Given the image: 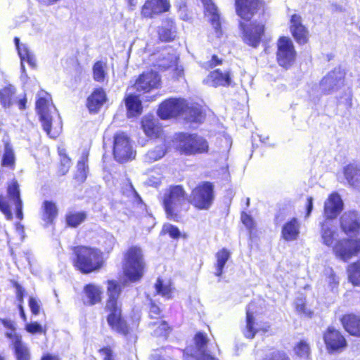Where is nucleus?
Returning <instances> with one entry per match:
<instances>
[{
	"label": "nucleus",
	"mask_w": 360,
	"mask_h": 360,
	"mask_svg": "<svg viewBox=\"0 0 360 360\" xmlns=\"http://www.w3.org/2000/svg\"><path fill=\"white\" fill-rule=\"evenodd\" d=\"M36 109L44 130L51 138L58 136L62 128L61 120L48 93L41 91L37 94Z\"/></svg>",
	"instance_id": "obj_1"
},
{
	"label": "nucleus",
	"mask_w": 360,
	"mask_h": 360,
	"mask_svg": "<svg viewBox=\"0 0 360 360\" xmlns=\"http://www.w3.org/2000/svg\"><path fill=\"white\" fill-rule=\"evenodd\" d=\"M120 292V285L117 281H108L107 293L108 299L105 308L109 311V314L107 321L112 330L127 336L129 334V328L122 316L121 305L118 302Z\"/></svg>",
	"instance_id": "obj_2"
},
{
	"label": "nucleus",
	"mask_w": 360,
	"mask_h": 360,
	"mask_svg": "<svg viewBox=\"0 0 360 360\" xmlns=\"http://www.w3.org/2000/svg\"><path fill=\"white\" fill-rule=\"evenodd\" d=\"M74 252L75 265L84 274L98 271L105 263L102 251L96 248L78 246L75 248Z\"/></svg>",
	"instance_id": "obj_3"
},
{
	"label": "nucleus",
	"mask_w": 360,
	"mask_h": 360,
	"mask_svg": "<svg viewBox=\"0 0 360 360\" xmlns=\"http://www.w3.org/2000/svg\"><path fill=\"white\" fill-rule=\"evenodd\" d=\"M11 205L15 207L16 217L22 220L23 219L22 201L20 198L19 184L15 180H12L8 184L6 197L0 195V210L8 220L13 219Z\"/></svg>",
	"instance_id": "obj_4"
},
{
	"label": "nucleus",
	"mask_w": 360,
	"mask_h": 360,
	"mask_svg": "<svg viewBox=\"0 0 360 360\" xmlns=\"http://www.w3.org/2000/svg\"><path fill=\"white\" fill-rule=\"evenodd\" d=\"M144 262L139 248L131 247L124 256V274L131 282L139 281L143 274Z\"/></svg>",
	"instance_id": "obj_5"
},
{
	"label": "nucleus",
	"mask_w": 360,
	"mask_h": 360,
	"mask_svg": "<svg viewBox=\"0 0 360 360\" xmlns=\"http://www.w3.org/2000/svg\"><path fill=\"white\" fill-rule=\"evenodd\" d=\"M162 203L167 217L177 220L178 213L186 200V193L181 186H170L167 188L162 197Z\"/></svg>",
	"instance_id": "obj_6"
},
{
	"label": "nucleus",
	"mask_w": 360,
	"mask_h": 360,
	"mask_svg": "<svg viewBox=\"0 0 360 360\" xmlns=\"http://www.w3.org/2000/svg\"><path fill=\"white\" fill-rule=\"evenodd\" d=\"M113 155L119 162H125L135 158L136 151L132 141L124 132H118L114 135Z\"/></svg>",
	"instance_id": "obj_7"
},
{
	"label": "nucleus",
	"mask_w": 360,
	"mask_h": 360,
	"mask_svg": "<svg viewBox=\"0 0 360 360\" xmlns=\"http://www.w3.org/2000/svg\"><path fill=\"white\" fill-rule=\"evenodd\" d=\"M178 148L181 153L187 155L207 153L209 149L207 141L197 134H181Z\"/></svg>",
	"instance_id": "obj_8"
},
{
	"label": "nucleus",
	"mask_w": 360,
	"mask_h": 360,
	"mask_svg": "<svg viewBox=\"0 0 360 360\" xmlns=\"http://www.w3.org/2000/svg\"><path fill=\"white\" fill-rule=\"evenodd\" d=\"M214 198L212 184L205 181L195 187L191 196V203L198 209L207 210Z\"/></svg>",
	"instance_id": "obj_9"
},
{
	"label": "nucleus",
	"mask_w": 360,
	"mask_h": 360,
	"mask_svg": "<svg viewBox=\"0 0 360 360\" xmlns=\"http://www.w3.org/2000/svg\"><path fill=\"white\" fill-rule=\"evenodd\" d=\"M209 340L205 333L198 332L194 337L195 349L193 352L187 348L184 353L186 360H218L210 354L207 353V344Z\"/></svg>",
	"instance_id": "obj_10"
},
{
	"label": "nucleus",
	"mask_w": 360,
	"mask_h": 360,
	"mask_svg": "<svg viewBox=\"0 0 360 360\" xmlns=\"http://www.w3.org/2000/svg\"><path fill=\"white\" fill-rule=\"evenodd\" d=\"M160 86V77L154 71H148L141 74L134 84L128 88V91L136 90L139 93H148Z\"/></svg>",
	"instance_id": "obj_11"
},
{
	"label": "nucleus",
	"mask_w": 360,
	"mask_h": 360,
	"mask_svg": "<svg viewBox=\"0 0 360 360\" xmlns=\"http://www.w3.org/2000/svg\"><path fill=\"white\" fill-rule=\"evenodd\" d=\"M277 60L278 64L288 68L295 62L296 52L292 41L287 37H281L277 44Z\"/></svg>",
	"instance_id": "obj_12"
},
{
	"label": "nucleus",
	"mask_w": 360,
	"mask_h": 360,
	"mask_svg": "<svg viewBox=\"0 0 360 360\" xmlns=\"http://www.w3.org/2000/svg\"><path fill=\"white\" fill-rule=\"evenodd\" d=\"M333 252L338 258L346 262L360 255V240H339L333 247Z\"/></svg>",
	"instance_id": "obj_13"
},
{
	"label": "nucleus",
	"mask_w": 360,
	"mask_h": 360,
	"mask_svg": "<svg viewBox=\"0 0 360 360\" xmlns=\"http://www.w3.org/2000/svg\"><path fill=\"white\" fill-rule=\"evenodd\" d=\"M323 340L330 353L341 352L347 346L345 337L340 331L333 327L327 328L323 333Z\"/></svg>",
	"instance_id": "obj_14"
},
{
	"label": "nucleus",
	"mask_w": 360,
	"mask_h": 360,
	"mask_svg": "<svg viewBox=\"0 0 360 360\" xmlns=\"http://www.w3.org/2000/svg\"><path fill=\"white\" fill-rule=\"evenodd\" d=\"M186 101L182 98H169L162 102L158 109V115L162 119H168L180 114L184 115Z\"/></svg>",
	"instance_id": "obj_15"
},
{
	"label": "nucleus",
	"mask_w": 360,
	"mask_h": 360,
	"mask_svg": "<svg viewBox=\"0 0 360 360\" xmlns=\"http://www.w3.org/2000/svg\"><path fill=\"white\" fill-rule=\"evenodd\" d=\"M249 305L246 311V324L243 330L244 336L249 339L254 338L255 334L259 331L267 332L270 326L266 323L257 321Z\"/></svg>",
	"instance_id": "obj_16"
},
{
	"label": "nucleus",
	"mask_w": 360,
	"mask_h": 360,
	"mask_svg": "<svg viewBox=\"0 0 360 360\" xmlns=\"http://www.w3.org/2000/svg\"><path fill=\"white\" fill-rule=\"evenodd\" d=\"M240 27L243 30L244 41L253 47L257 46L264 31V25L262 23H250L248 25L240 23Z\"/></svg>",
	"instance_id": "obj_17"
},
{
	"label": "nucleus",
	"mask_w": 360,
	"mask_h": 360,
	"mask_svg": "<svg viewBox=\"0 0 360 360\" xmlns=\"http://www.w3.org/2000/svg\"><path fill=\"white\" fill-rule=\"evenodd\" d=\"M262 7L260 0H236V13L245 20H250Z\"/></svg>",
	"instance_id": "obj_18"
},
{
	"label": "nucleus",
	"mask_w": 360,
	"mask_h": 360,
	"mask_svg": "<svg viewBox=\"0 0 360 360\" xmlns=\"http://www.w3.org/2000/svg\"><path fill=\"white\" fill-rule=\"evenodd\" d=\"M170 4L168 0H146L141 10V15L144 18H152L169 11Z\"/></svg>",
	"instance_id": "obj_19"
},
{
	"label": "nucleus",
	"mask_w": 360,
	"mask_h": 360,
	"mask_svg": "<svg viewBox=\"0 0 360 360\" xmlns=\"http://www.w3.org/2000/svg\"><path fill=\"white\" fill-rule=\"evenodd\" d=\"M344 72L340 68H336L330 72L320 82V89L326 94L337 89L340 86L343 82Z\"/></svg>",
	"instance_id": "obj_20"
},
{
	"label": "nucleus",
	"mask_w": 360,
	"mask_h": 360,
	"mask_svg": "<svg viewBox=\"0 0 360 360\" xmlns=\"http://www.w3.org/2000/svg\"><path fill=\"white\" fill-rule=\"evenodd\" d=\"M343 208V202L340 196L333 193L329 195L324 204L326 219L332 220L340 213Z\"/></svg>",
	"instance_id": "obj_21"
},
{
	"label": "nucleus",
	"mask_w": 360,
	"mask_h": 360,
	"mask_svg": "<svg viewBox=\"0 0 360 360\" xmlns=\"http://www.w3.org/2000/svg\"><path fill=\"white\" fill-rule=\"evenodd\" d=\"M232 78L229 71L222 72L219 70H214L203 79V83L207 86L217 87V86H228L231 84Z\"/></svg>",
	"instance_id": "obj_22"
},
{
	"label": "nucleus",
	"mask_w": 360,
	"mask_h": 360,
	"mask_svg": "<svg viewBox=\"0 0 360 360\" xmlns=\"http://www.w3.org/2000/svg\"><path fill=\"white\" fill-rule=\"evenodd\" d=\"M340 225L347 234L357 233L360 230V215L354 211L345 212L341 217Z\"/></svg>",
	"instance_id": "obj_23"
},
{
	"label": "nucleus",
	"mask_w": 360,
	"mask_h": 360,
	"mask_svg": "<svg viewBox=\"0 0 360 360\" xmlns=\"http://www.w3.org/2000/svg\"><path fill=\"white\" fill-rule=\"evenodd\" d=\"M106 101L105 91L102 88H97L87 98L86 106L91 112H97Z\"/></svg>",
	"instance_id": "obj_24"
},
{
	"label": "nucleus",
	"mask_w": 360,
	"mask_h": 360,
	"mask_svg": "<svg viewBox=\"0 0 360 360\" xmlns=\"http://www.w3.org/2000/svg\"><path fill=\"white\" fill-rule=\"evenodd\" d=\"M203 4L205 15L209 18L215 32L217 37H219L221 34L219 15L217 8L212 0H201Z\"/></svg>",
	"instance_id": "obj_25"
},
{
	"label": "nucleus",
	"mask_w": 360,
	"mask_h": 360,
	"mask_svg": "<svg viewBox=\"0 0 360 360\" xmlns=\"http://www.w3.org/2000/svg\"><path fill=\"white\" fill-rule=\"evenodd\" d=\"M300 233V223L296 218L286 221L281 230V237L285 241L297 240Z\"/></svg>",
	"instance_id": "obj_26"
},
{
	"label": "nucleus",
	"mask_w": 360,
	"mask_h": 360,
	"mask_svg": "<svg viewBox=\"0 0 360 360\" xmlns=\"http://www.w3.org/2000/svg\"><path fill=\"white\" fill-rule=\"evenodd\" d=\"M345 177L348 184L355 188H360V165L352 163L344 168Z\"/></svg>",
	"instance_id": "obj_27"
},
{
	"label": "nucleus",
	"mask_w": 360,
	"mask_h": 360,
	"mask_svg": "<svg viewBox=\"0 0 360 360\" xmlns=\"http://www.w3.org/2000/svg\"><path fill=\"white\" fill-rule=\"evenodd\" d=\"M345 330L350 335L360 337V316L350 314L342 316L341 319Z\"/></svg>",
	"instance_id": "obj_28"
},
{
	"label": "nucleus",
	"mask_w": 360,
	"mask_h": 360,
	"mask_svg": "<svg viewBox=\"0 0 360 360\" xmlns=\"http://www.w3.org/2000/svg\"><path fill=\"white\" fill-rule=\"evenodd\" d=\"M15 44L18 51L19 56L21 60V70L24 72L25 71L24 62H27L31 67L34 68L36 65V61L34 55L29 50L25 44H20V40L15 37Z\"/></svg>",
	"instance_id": "obj_29"
},
{
	"label": "nucleus",
	"mask_w": 360,
	"mask_h": 360,
	"mask_svg": "<svg viewBox=\"0 0 360 360\" xmlns=\"http://www.w3.org/2000/svg\"><path fill=\"white\" fill-rule=\"evenodd\" d=\"M335 234L336 227L333 220L325 219L321 224V230L322 243L327 246H331L333 244Z\"/></svg>",
	"instance_id": "obj_30"
},
{
	"label": "nucleus",
	"mask_w": 360,
	"mask_h": 360,
	"mask_svg": "<svg viewBox=\"0 0 360 360\" xmlns=\"http://www.w3.org/2000/svg\"><path fill=\"white\" fill-rule=\"evenodd\" d=\"M167 146L165 141H160L154 148L150 149L144 155V160L147 162H154L165 156Z\"/></svg>",
	"instance_id": "obj_31"
},
{
	"label": "nucleus",
	"mask_w": 360,
	"mask_h": 360,
	"mask_svg": "<svg viewBox=\"0 0 360 360\" xmlns=\"http://www.w3.org/2000/svg\"><path fill=\"white\" fill-rule=\"evenodd\" d=\"M129 91L128 95L125 98L127 115L129 117H136L141 113V102L138 96L133 95L131 91Z\"/></svg>",
	"instance_id": "obj_32"
},
{
	"label": "nucleus",
	"mask_w": 360,
	"mask_h": 360,
	"mask_svg": "<svg viewBox=\"0 0 360 360\" xmlns=\"http://www.w3.org/2000/svg\"><path fill=\"white\" fill-rule=\"evenodd\" d=\"M186 105L184 112L185 119L191 122H201L204 119V115L200 105L197 103H188L187 102Z\"/></svg>",
	"instance_id": "obj_33"
},
{
	"label": "nucleus",
	"mask_w": 360,
	"mask_h": 360,
	"mask_svg": "<svg viewBox=\"0 0 360 360\" xmlns=\"http://www.w3.org/2000/svg\"><path fill=\"white\" fill-rule=\"evenodd\" d=\"M142 127L146 135L150 138L158 137L161 133V128L158 126L157 120L150 117H145L143 119Z\"/></svg>",
	"instance_id": "obj_34"
},
{
	"label": "nucleus",
	"mask_w": 360,
	"mask_h": 360,
	"mask_svg": "<svg viewBox=\"0 0 360 360\" xmlns=\"http://www.w3.org/2000/svg\"><path fill=\"white\" fill-rule=\"evenodd\" d=\"M84 292L86 296V300L85 301L89 305H94L98 303L101 300V288L94 284L86 285L84 288Z\"/></svg>",
	"instance_id": "obj_35"
},
{
	"label": "nucleus",
	"mask_w": 360,
	"mask_h": 360,
	"mask_svg": "<svg viewBox=\"0 0 360 360\" xmlns=\"http://www.w3.org/2000/svg\"><path fill=\"white\" fill-rule=\"evenodd\" d=\"M58 214V208L52 201L46 200L42 205V219L48 224H52Z\"/></svg>",
	"instance_id": "obj_36"
},
{
	"label": "nucleus",
	"mask_w": 360,
	"mask_h": 360,
	"mask_svg": "<svg viewBox=\"0 0 360 360\" xmlns=\"http://www.w3.org/2000/svg\"><path fill=\"white\" fill-rule=\"evenodd\" d=\"M0 322L7 329L5 336L11 340V346L22 340V336L16 332L15 324L8 319H0Z\"/></svg>",
	"instance_id": "obj_37"
},
{
	"label": "nucleus",
	"mask_w": 360,
	"mask_h": 360,
	"mask_svg": "<svg viewBox=\"0 0 360 360\" xmlns=\"http://www.w3.org/2000/svg\"><path fill=\"white\" fill-rule=\"evenodd\" d=\"M230 252L226 248H222L216 253L217 262L215 264L214 274L217 276H221L222 275L224 267L230 258Z\"/></svg>",
	"instance_id": "obj_38"
},
{
	"label": "nucleus",
	"mask_w": 360,
	"mask_h": 360,
	"mask_svg": "<svg viewBox=\"0 0 360 360\" xmlns=\"http://www.w3.org/2000/svg\"><path fill=\"white\" fill-rule=\"evenodd\" d=\"M156 292L162 297L170 299L172 297L173 288L169 280L158 278L155 284Z\"/></svg>",
	"instance_id": "obj_39"
},
{
	"label": "nucleus",
	"mask_w": 360,
	"mask_h": 360,
	"mask_svg": "<svg viewBox=\"0 0 360 360\" xmlns=\"http://www.w3.org/2000/svg\"><path fill=\"white\" fill-rule=\"evenodd\" d=\"M15 94V89L12 85H8L0 90V103L4 108H6L12 105Z\"/></svg>",
	"instance_id": "obj_40"
},
{
	"label": "nucleus",
	"mask_w": 360,
	"mask_h": 360,
	"mask_svg": "<svg viewBox=\"0 0 360 360\" xmlns=\"http://www.w3.org/2000/svg\"><path fill=\"white\" fill-rule=\"evenodd\" d=\"M17 360H30V349L22 340L11 345Z\"/></svg>",
	"instance_id": "obj_41"
},
{
	"label": "nucleus",
	"mask_w": 360,
	"mask_h": 360,
	"mask_svg": "<svg viewBox=\"0 0 360 360\" xmlns=\"http://www.w3.org/2000/svg\"><path fill=\"white\" fill-rule=\"evenodd\" d=\"M15 156L14 150L9 143H5L4 152L1 160V165L13 169L15 167Z\"/></svg>",
	"instance_id": "obj_42"
},
{
	"label": "nucleus",
	"mask_w": 360,
	"mask_h": 360,
	"mask_svg": "<svg viewBox=\"0 0 360 360\" xmlns=\"http://www.w3.org/2000/svg\"><path fill=\"white\" fill-rule=\"evenodd\" d=\"M87 158L88 155L86 153H83L80 160L77 162V171L75 175V178L77 179V181L81 182L84 181L87 176Z\"/></svg>",
	"instance_id": "obj_43"
},
{
	"label": "nucleus",
	"mask_w": 360,
	"mask_h": 360,
	"mask_svg": "<svg viewBox=\"0 0 360 360\" xmlns=\"http://www.w3.org/2000/svg\"><path fill=\"white\" fill-rule=\"evenodd\" d=\"M349 280L355 285H360V261L349 266Z\"/></svg>",
	"instance_id": "obj_44"
},
{
	"label": "nucleus",
	"mask_w": 360,
	"mask_h": 360,
	"mask_svg": "<svg viewBox=\"0 0 360 360\" xmlns=\"http://www.w3.org/2000/svg\"><path fill=\"white\" fill-rule=\"evenodd\" d=\"M167 24L168 27H162L158 31L160 39L162 41H170L174 39L175 37L176 32L174 22L172 21H169Z\"/></svg>",
	"instance_id": "obj_45"
},
{
	"label": "nucleus",
	"mask_w": 360,
	"mask_h": 360,
	"mask_svg": "<svg viewBox=\"0 0 360 360\" xmlns=\"http://www.w3.org/2000/svg\"><path fill=\"white\" fill-rule=\"evenodd\" d=\"M105 69L106 65L104 63L96 62L93 67L94 79L98 82H103L107 75Z\"/></svg>",
	"instance_id": "obj_46"
},
{
	"label": "nucleus",
	"mask_w": 360,
	"mask_h": 360,
	"mask_svg": "<svg viewBox=\"0 0 360 360\" xmlns=\"http://www.w3.org/2000/svg\"><path fill=\"white\" fill-rule=\"evenodd\" d=\"M86 217L84 212L70 213L67 216V223L70 226L77 227L83 222Z\"/></svg>",
	"instance_id": "obj_47"
},
{
	"label": "nucleus",
	"mask_w": 360,
	"mask_h": 360,
	"mask_svg": "<svg viewBox=\"0 0 360 360\" xmlns=\"http://www.w3.org/2000/svg\"><path fill=\"white\" fill-rule=\"evenodd\" d=\"M325 275L326 276V281L328 283V287L330 291H334L339 285V279L334 274L333 270L330 268L325 269Z\"/></svg>",
	"instance_id": "obj_48"
},
{
	"label": "nucleus",
	"mask_w": 360,
	"mask_h": 360,
	"mask_svg": "<svg viewBox=\"0 0 360 360\" xmlns=\"http://www.w3.org/2000/svg\"><path fill=\"white\" fill-rule=\"evenodd\" d=\"M291 32L297 43L303 44L307 41L308 32L304 25L298 28H292Z\"/></svg>",
	"instance_id": "obj_49"
},
{
	"label": "nucleus",
	"mask_w": 360,
	"mask_h": 360,
	"mask_svg": "<svg viewBox=\"0 0 360 360\" xmlns=\"http://www.w3.org/2000/svg\"><path fill=\"white\" fill-rule=\"evenodd\" d=\"M156 325H158V326L153 331L154 335L157 337L162 336L166 338L169 331V327L168 326L167 323L163 321L150 323V326H155Z\"/></svg>",
	"instance_id": "obj_50"
},
{
	"label": "nucleus",
	"mask_w": 360,
	"mask_h": 360,
	"mask_svg": "<svg viewBox=\"0 0 360 360\" xmlns=\"http://www.w3.org/2000/svg\"><path fill=\"white\" fill-rule=\"evenodd\" d=\"M296 354L302 358H307L310 354L309 345L305 341H300L295 347Z\"/></svg>",
	"instance_id": "obj_51"
},
{
	"label": "nucleus",
	"mask_w": 360,
	"mask_h": 360,
	"mask_svg": "<svg viewBox=\"0 0 360 360\" xmlns=\"http://www.w3.org/2000/svg\"><path fill=\"white\" fill-rule=\"evenodd\" d=\"M59 154L60 156V162H61V171L63 174H65L71 165L70 159L66 155L64 150H60Z\"/></svg>",
	"instance_id": "obj_52"
},
{
	"label": "nucleus",
	"mask_w": 360,
	"mask_h": 360,
	"mask_svg": "<svg viewBox=\"0 0 360 360\" xmlns=\"http://www.w3.org/2000/svg\"><path fill=\"white\" fill-rule=\"evenodd\" d=\"M176 62H177L176 56L174 55H170L169 56V63H163L160 64V66L166 69V68L172 67L173 65H176V74H177V76L179 77L183 74L184 70L181 67H179L176 65Z\"/></svg>",
	"instance_id": "obj_53"
},
{
	"label": "nucleus",
	"mask_w": 360,
	"mask_h": 360,
	"mask_svg": "<svg viewBox=\"0 0 360 360\" xmlns=\"http://www.w3.org/2000/svg\"><path fill=\"white\" fill-rule=\"evenodd\" d=\"M162 231L164 233H168L173 238H178L180 236L178 228L169 224H165Z\"/></svg>",
	"instance_id": "obj_54"
},
{
	"label": "nucleus",
	"mask_w": 360,
	"mask_h": 360,
	"mask_svg": "<svg viewBox=\"0 0 360 360\" xmlns=\"http://www.w3.org/2000/svg\"><path fill=\"white\" fill-rule=\"evenodd\" d=\"M25 330L30 333H43V328L42 326L37 323V322H32L30 323H27L25 325Z\"/></svg>",
	"instance_id": "obj_55"
},
{
	"label": "nucleus",
	"mask_w": 360,
	"mask_h": 360,
	"mask_svg": "<svg viewBox=\"0 0 360 360\" xmlns=\"http://www.w3.org/2000/svg\"><path fill=\"white\" fill-rule=\"evenodd\" d=\"M115 241L116 240L114 236H112V235H108L103 245L105 251H106L108 253L110 252L113 249V247L115 244Z\"/></svg>",
	"instance_id": "obj_56"
},
{
	"label": "nucleus",
	"mask_w": 360,
	"mask_h": 360,
	"mask_svg": "<svg viewBox=\"0 0 360 360\" xmlns=\"http://www.w3.org/2000/svg\"><path fill=\"white\" fill-rule=\"evenodd\" d=\"M221 59H219L217 56L213 55L210 60L204 63L203 67L206 69L214 68L217 65L221 64Z\"/></svg>",
	"instance_id": "obj_57"
},
{
	"label": "nucleus",
	"mask_w": 360,
	"mask_h": 360,
	"mask_svg": "<svg viewBox=\"0 0 360 360\" xmlns=\"http://www.w3.org/2000/svg\"><path fill=\"white\" fill-rule=\"evenodd\" d=\"M29 307L33 314L37 315L40 310V304L34 297H30L29 300Z\"/></svg>",
	"instance_id": "obj_58"
},
{
	"label": "nucleus",
	"mask_w": 360,
	"mask_h": 360,
	"mask_svg": "<svg viewBox=\"0 0 360 360\" xmlns=\"http://www.w3.org/2000/svg\"><path fill=\"white\" fill-rule=\"evenodd\" d=\"M241 221L243 224L249 229H251L254 226V221L252 217L245 212L241 214Z\"/></svg>",
	"instance_id": "obj_59"
},
{
	"label": "nucleus",
	"mask_w": 360,
	"mask_h": 360,
	"mask_svg": "<svg viewBox=\"0 0 360 360\" xmlns=\"http://www.w3.org/2000/svg\"><path fill=\"white\" fill-rule=\"evenodd\" d=\"M302 26H303V25L302 23L301 17L296 14L292 15L290 19V30L292 31V28H298Z\"/></svg>",
	"instance_id": "obj_60"
},
{
	"label": "nucleus",
	"mask_w": 360,
	"mask_h": 360,
	"mask_svg": "<svg viewBox=\"0 0 360 360\" xmlns=\"http://www.w3.org/2000/svg\"><path fill=\"white\" fill-rule=\"evenodd\" d=\"M269 360H290L289 356L284 352H277L274 353Z\"/></svg>",
	"instance_id": "obj_61"
},
{
	"label": "nucleus",
	"mask_w": 360,
	"mask_h": 360,
	"mask_svg": "<svg viewBox=\"0 0 360 360\" xmlns=\"http://www.w3.org/2000/svg\"><path fill=\"white\" fill-rule=\"evenodd\" d=\"M15 287L16 288V296L17 299L19 301V304H22L23 302V296H24V290L20 285L18 283H15Z\"/></svg>",
	"instance_id": "obj_62"
},
{
	"label": "nucleus",
	"mask_w": 360,
	"mask_h": 360,
	"mask_svg": "<svg viewBox=\"0 0 360 360\" xmlns=\"http://www.w3.org/2000/svg\"><path fill=\"white\" fill-rule=\"evenodd\" d=\"M150 316L151 318H156L160 314V309L156 304L152 303L150 307Z\"/></svg>",
	"instance_id": "obj_63"
},
{
	"label": "nucleus",
	"mask_w": 360,
	"mask_h": 360,
	"mask_svg": "<svg viewBox=\"0 0 360 360\" xmlns=\"http://www.w3.org/2000/svg\"><path fill=\"white\" fill-rule=\"evenodd\" d=\"M100 352L104 356L103 360H112V352L110 349H102Z\"/></svg>",
	"instance_id": "obj_64"
}]
</instances>
